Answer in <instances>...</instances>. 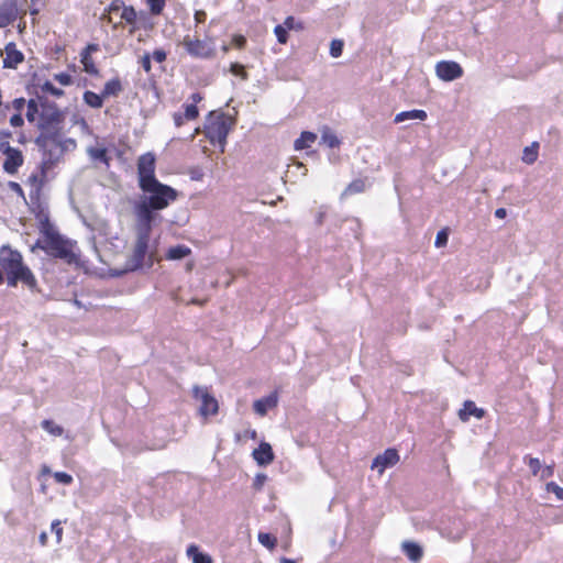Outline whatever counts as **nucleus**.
<instances>
[{
    "label": "nucleus",
    "mask_w": 563,
    "mask_h": 563,
    "mask_svg": "<svg viewBox=\"0 0 563 563\" xmlns=\"http://www.w3.org/2000/svg\"><path fill=\"white\" fill-rule=\"evenodd\" d=\"M317 140V134L312 132L305 131L295 141L294 147L296 151H301L309 148Z\"/></svg>",
    "instance_id": "20"
},
{
    "label": "nucleus",
    "mask_w": 563,
    "mask_h": 563,
    "mask_svg": "<svg viewBox=\"0 0 563 563\" xmlns=\"http://www.w3.org/2000/svg\"><path fill=\"white\" fill-rule=\"evenodd\" d=\"M37 143L51 163L57 161L65 151L63 143L56 136H42L37 140Z\"/></svg>",
    "instance_id": "10"
},
{
    "label": "nucleus",
    "mask_w": 563,
    "mask_h": 563,
    "mask_svg": "<svg viewBox=\"0 0 563 563\" xmlns=\"http://www.w3.org/2000/svg\"><path fill=\"white\" fill-rule=\"evenodd\" d=\"M545 489L549 493H553L558 500H563V487H560L554 482H550L545 485Z\"/></svg>",
    "instance_id": "37"
},
{
    "label": "nucleus",
    "mask_w": 563,
    "mask_h": 563,
    "mask_svg": "<svg viewBox=\"0 0 563 563\" xmlns=\"http://www.w3.org/2000/svg\"><path fill=\"white\" fill-rule=\"evenodd\" d=\"M81 64L84 66V70L87 74L96 75L98 73L97 67L95 66V63L89 55V52H82L81 53Z\"/></svg>",
    "instance_id": "29"
},
{
    "label": "nucleus",
    "mask_w": 563,
    "mask_h": 563,
    "mask_svg": "<svg viewBox=\"0 0 563 563\" xmlns=\"http://www.w3.org/2000/svg\"><path fill=\"white\" fill-rule=\"evenodd\" d=\"M186 52L197 58H210L214 56V43L212 40L202 41L198 37L186 35L183 40Z\"/></svg>",
    "instance_id": "6"
},
{
    "label": "nucleus",
    "mask_w": 563,
    "mask_h": 563,
    "mask_svg": "<svg viewBox=\"0 0 563 563\" xmlns=\"http://www.w3.org/2000/svg\"><path fill=\"white\" fill-rule=\"evenodd\" d=\"M139 186L157 181L155 177V156L152 153H145L137 159Z\"/></svg>",
    "instance_id": "9"
},
{
    "label": "nucleus",
    "mask_w": 563,
    "mask_h": 563,
    "mask_svg": "<svg viewBox=\"0 0 563 563\" xmlns=\"http://www.w3.org/2000/svg\"><path fill=\"white\" fill-rule=\"evenodd\" d=\"M55 79L63 86H68L71 84V76L65 73L55 75Z\"/></svg>",
    "instance_id": "44"
},
{
    "label": "nucleus",
    "mask_w": 563,
    "mask_h": 563,
    "mask_svg": "<svg viewBox=\"0 0 563 563\" xmlns=\"http://www.w3.org/2000/svg\"><path fill=\"white\" fill-rule=\"evenodd\" d=\"M103 96L102 93L101 95H97L92 91H86L84 93V100L85 102L90 106L91 108H101L102 104H103Z\"/></svg>",
    "instance_id": "28"
},
{
    "label": "nucleus",
    "mask_w": 563,
    "mask_h": 563,
    "mask_svg": "<svg viewBox=\"0 0 563 563\" xmlns=\"http://www.w3.org/2000/svg\"><path fill=\"white\" fill-rule=\"evenodd\" d=\"M3 67L15 69L24 60V55L14 43H8L3 51Z\"/></svg>",
    "instance_id": "14"
},
{
    "label": "nucleus",
    "mask_w": 563,
    "mask_h": 563,
    "mask_svg": "<svg viewBox=\"0 0 563 563\" xmlns=\"http://www.w3.org/2000/svg\"><path fill=\"white\" fill-rule=\"evenodd\" d=\"M528 465H529V468L531 471V473L534 475V476H539L540 473H541V470H542V464L540 462L539 459L537 457H528Z\"/></svg>",
    "instance_id": "36"
},
{
    "label": "nucleus",
    "mask_w": 563,
    "mask_h": 563,
    "mask_svg": "<svg viewBox=\"0 0 563 563\" xmlns=\"http://www.w3.org/2000/svg\"><path fill=\"white\" fill-rule=\"evenodd\" d=\"M173 119H174V123L176 126L183 125L186 120L184 117V113H181V112L174 113Z\"/></svg>",
    "instance_id": "53"
},
{
    "label": "nucleus",
    "mask_w": 563,
    "mask_h": 563,
    "mask_svg": "<svg viewBox=\"0 0 563 563\" xmlns=\"http://www.w3.org/2000/svg\"><path fill=\"white\" fill-rule=\"evenodd\" d=\"M10 124L14 128L21 126L23 124V119L21 114H14L10 119Z\"/></svg>",
    "instance_id": "52"
},
{
    "label": "nucleus",
    "mask_w": 563,
    "mask_h": 563,
    "mask_svg": "<svg viewBox=\"0 0 563 563\" xmlns=\"http://www.w3.org/2000/svg\"><path fill=\"white\" fill-rule=\"evenodd\" d=\"M123 7H124V3H123V2L115 0V1H113V2L110 4V7H109V13H110V14H114V13H115V14H117V13H119V14H120V13L122 12Z\"/></svg>",
    "instance_id": "45"
},
{
    "label": "nucleus",
    "mask_w": 563,
    "mask_h": 563,
    "mask_svg": "<svg viewBox=\"0 0 563 563\" xmlns=\"http://www.w3.org/2000/svg\"><path fill=\"white\" fill-rule=\"evenodd\" d=\"M282 563H296L294 560L290 559H283Z\"/></svg>",
    "instance_id": "64"
},
{
    "label": "nucleus",
    "mask_w": 563,
    "mask_h": 563,
    "mask_svg": "<svg viewBox=\"0 0 563 563\" xmlns=\"http://www.w3.org/2000/svg\"><path fill=\"white\" fill-rule=\"evenodd\" d=\"M266 479V476L265 475H257L256 479H255V483L254 485L257 487V488H261L262 485L264 484Z\"/></svg>",
    "instance_id": "58"
},
{
    "label": "nucleus",
    "mask_w": 563,
    "mask_h": 563,
    "mask_svg": "<svg viewBox=\"0 0 563 563\" xmlns=\"http://www.w3.org/2000/svg\"><path fill=\"white\" fill-rule=\"evenodd\" d=\"M41 427L51 435L62 437L64 434V428L55 423L53 420H43L41 422Z\"/></svg>",
    "instance_id": "26"
},
{
    "label": "nucleus",
    "mask_w": 563,
    "mask_h": 563,
    "mask_svg": "<svg viewBox=\"0 0 563 563\" xmlns=\"http://www.w3.org/2000/svg\"><path fill=\"white\" fill-rule=\"evenodd\" d=\"M26 0H4L0 3V29L10 25L21 14H25Z\"/></svg>",
    "instance_id": "8"
},
{
    "label": "nucleus",
    "mask_w": 563,
    "mask_h": 563,
    "mask_svg": "<svg viewBox=\"0 0 563 563\" xmlns=\"http://www.w3.org/2000/svg\"><path fill=\"white\" fill-rule=\"evenodd\" d=\"M427 119V112L424 110H410V111H402L395 117L396 123H401L408 120H419L423 121Z\"/></svg>",
    "instance_id": "19"
},
{
    "label": "nucleus",
    "mask_w": 563,
    "mask_h": 563,
    "mask_svg": "<svg viewBox=\"0 0 563 563\" xmlns=\"http://www.w3.org/2000/svg\"><path fill=\"white\" fill-rule=\"evenodd\" d=\"M404 553L411 560L412 562H418L422 558V548L415 542L406 541L401 544Z\"/></svg>",
    "instance_id": "18"
},
{
    "label": "nucleus",
    "mask_w": 563,
    "mask_h": 563,
    "mask_svg": "<svg viewBox=\"0 0 563 563\" xmlns=\"http://www.w3.org/2000/svg\"><path fill=\"white\" fill-rule=\"evenodd\" d=\"M553 472H554L553 466L547 465V466L542 467L539 476L541 479H545V478L551 477L553 475Z\"/></svg>",
    "instance_id": "50"
},
{
    "label": "nucleus",
    "mask_w": 563,
    "mask_h": 563,
    "mask_svg": "<svg viewBox=\"0 0 563 563\" xmlns=\"http://www.w3.org/2000/svg\"><path fill=\"white\" fill-rule=\"evenodd\" d=\"M42 90L55 97H59L63 95V90L56 88L52 82L48 81L42 86Z\"/></svg>",
    "instance_id": "42"
},
{
    "label": "nucleus",
    "mask_w": 563,
    "mask_h": 563,
    "mask_svg": "<svg viewBox=\"0 0 563 563\" xmlns=\"http://www.w3.org/2000/svg\"><path fill=\"white\" fill-rule=\"evenodd\" d=\"M184 109V117L187 121L195 120L199 114L198 108L195 103H185Z\"/></svg>",
    "instance_id": "32"
},
{
    "label": "nucleus",
    "mask_w": 563,
    "mask_h": 563,
    "mask_svg": "<svg viewBox=\"0 0 563 563\" xmlns=\"http://www.w3.org/2000/svg\"><path fill=\"white\" fill-rule=\"evenodd\" d=\"M230 71L234 75V76H239L241 77L242 79H247V74L246 71L244 70V66L241 65V64H238V63H233L231 64V67H230Z\"/></svg>",
    "instance_id": "39"
},
{
    "label": "nucleus",
    "mask_w": 563,
    "mask_h": 563,
    "mask_svg": "<svg viewBox=\"0 0 563 563\" xmlns=\"http://www.w3.org/2000/svg\"><path fill=\"white\" fill-rule=\"evenodd\" d=\"M187 555L192 560V563H212L211 556L200 552L195 544L188 547Z\"/></svg>",
    "instance_id": "21"
},
{
    "label": "nucleus",
    "mask_w": 563,
    "mask_h": 563,
    "mask_svg": "<svg viewBox=\"0 0 563 563\" xmlns=\"http://www.w3.org/2000/svg\"><path fill=\"white\" fill-rule=\"evenodd\" d=\"M245 42H246V40H245V37H244V36H242V35H235V36L233 37V44H234L236 47H239V48H242V47L244 46Z\"/></svg>",
    "instance_id": "54"
},
{
    "label": "nucleus",
    "mask_w": 563,
    "mask_h": 563,
    "mask_svg": "<svg viewBox=\"0 0 563 563\" xmlns=\"http://www.w3.org/2000/svg\"><path fill=\"white\" fill-rule=\"evenodd\" d=\"M87 152L93 161L107 163V151L104 147H89Z\"/></svg>",
    "instance_id": "31"
},
{
    "label": "nucleus",
    "mask_w": 563,
    "mask_h": 563,
    "mask_svg": "<svg viewBox=\"0 0 563 563\" xmlns=\"http://www.w3.org/2000/svg\"><path fill=\"white\" fill-rule=\"evenodd\" d=\"M485 415L484 409L477 408L471 400L464 402L463 408L459 411V417L462 421H467L471 416L482 419Z\"/></svg>",
    "instance_id": "17"
},
{
    "label": "nucleus",
    "mask_w": 563,
    "mask_h": 563,
    "mask_svg": "<svg viewBox=\"0 0 563 563\" xmlns=\"http://www.w3.org/2000/svg\"><path fill=\"white\" fill-rule=\"evenodd\" d=\"M146 3L154 15L161 14L165 7V0H146Z\"/></svg>",
    "instance_id": "34"
},
{
    "label": "nucleus",
    "mask_w": 563,
    "mask_h": 563,
    "mask_svg": "<svg viewBox=\"0 0 563 563\" xmlns=\"http://www.w3.org/2000/svg\"><path fill=\"white\" fill-rule=\"evenodd\" d=\"M140 63L146 73L151 71V56L148 54L142 56Z\"/></svg>",
    "instance_id": "51"
},
{
    "label": "nucleus",
    "mask_w": 563,
    "mask_h": 563,
    "mask_svg": "<svg viewBox=\"0 0 563 563\" xmlns=\"http://www.w3.org/2000/svg\"><path fill=\"white\" fill-rule=\"evenodd\" d=\"M221 49H222L223 53H228L229 49H230V46L224 44V45H222Z\"/></svg>",
    "instance_id": "63"
},
{
    "label": "nucleus",
    "mask_w": 563,
    "mask_h": 563,
    "mask_svg": "<svg viewBox=\"0 0 563 563\" xmlns=\"http://www.w3.org/2000/svg\"><path fill=\"white\" fill-rule=\"evenodd\" d=\"M191 250L186 245H176L167 251L166 257L172 261L181 260L188 256Z\"/></svg>",
    "instance_id": "22"
},
{
    "label": "nucleus",
    "mask_w": 563,
    "mask_h": 563,
    "mask_svg": "<svg viewBox=\"0 0 563 563\" xmlns=\"http://www.w3.org/2000/svg\"><path fill=\"white\" fill-rule=\"evenodd\" d=\"M37 112V104L34 100H30L27 102V112L26 118L29 121L33 122L35 120V113Z\"/></svg>",
    "instance_id": "43"
},
{
    "label": "nucleus",
    "mask_w": 563,
    "mask_h": 563,
    "mask_svg": "<svg viewBox=\"0 0 563 563\" xmlns=\"http://www.w3.org/2000/svg\"><path fill=\"white\" fill-rule=\"evenodd\" d=\"M274 33L277 36V40L280 44H286L288 36H287V30L284 25H277L274 29Z\"/></svg>",
    "instance_id": "38"
},
{
    "label": "nucleus",
    "mask_w": 563,
    "mask_h": 563,
    "mask_svg": "<svg viewBox=\"0 0 563 563\" xmlns=\"http://www.w3.org/2000/svg\"><path fill=\"white\" fill-rule=\"evenodd\" d=\"M538 143H532L530 146L525 147L522 153V162L526 164H533L538 158Z\"/></svg>",
    "instance_id": "25"
},
{
    "label": "nucleus",
    "mask_w": 563,
    "mask_h": 563,
    "mask_svg": "<svg viewBox=\"0 0 563 563\" xmlns=\"http://www.w3.org/2000/svg\"><path fill=\"white\" fill-rule=\"evenodd\" d=\"M189 100L191 101L190 103H195V106H197V103L202 100V97L200 93H192Z\"/></svg>",
    "instance_id": "59"
},
{
    "label": "nucleus",
    "mask_w": 563,
    "mask_h": 563,
    "mask_svg": "<svg viewBox=\"0 0 563 563\" xmlns=\"http://www.w3.org/2000/svg\"><path fill=\"white\" fill-rule=\"evenodd\" d=\"M254 460L260 466H266L274 461L273 449L269 443L262 442L252 453Z\"/></svg>",
    "instance_id": "15"
},
{
    "label": "nucleus",
    "mask_w": 563,
    "mask_h": 563,
    "mask_svg": "<svg viewBox=\"0 0 563 563\" xmlns=\"http://www.w3.org/2000/svg\"><path fill=\"white\" fill-rule=\"evenodd\" d=\"M5 159L3 162V170L9 175H14L23 164V155L20 150L5 145L3 150Z\"/></svg>",
    "instance_id": "12"
},
{
    "label": "nucleus",
    "mask_w": 563,
    "mask_h": 563,
    "mask_svg": "<svg viewBox=\"0 0 563 563\" xmlns=\"http://www.w3.org/2000/svg\"><path fill=\"white\" fill-rule=\"evenodd\" d=\"M120 18L129 24H134L137 19V13L133 7L124 5L122 12L120 13Z\"/></svg>",
    "instance_id": "30"
},
{
    "label": "nucleus",
    "mask_w": 563,
    "mask_h": 563,
    "mask_svg": "<svg viewBox=\"0 0 563 563\" xmlns=\"http://www.w3.org/2000/svg\"><path fill=\"white\" fill-rule=\"evenodd\" d=\"M151 58L157 63H163L166 59V52L164 49H156Z\"/></svg>",
    "instance_id": "49"
},
{
    "label": "nucleus",
    "mask_w": 563,
    "mask_h": 563,
    "mask_svg": "<svg viewBox=\"0 0 563 563\" xmlns=\"http://www.w3.org/2000/svg\"><path fill=\"white\" fill-rule=\"evenodd\" d=\"M54 478L56 482L65 485H69L73 482L71 475L65 473V472H55Z\"/></svg>",
    "instance_id": "41"
},
{
    "label": "nucleus",
    "mask_w": 563,
    "mask_h": 563,
    "mask_svg": "<svg viewBox=\"0 0 563 563\" xmlns=\"http://www.w3.org/2000/svg\"><path fill=\"white\" fill-rule=\"evenodd\" d=\"M278 404L277 393H272L266 397L257 399L253 404L254 411L260 416H265L268 410L275 408Z\"/></svg>",
    "instance_id": "16"
},
{
    "label": "nucleus",
    "mask_w": 563,
    "mask_h": 563,
    "mask_svg": "<svg viewBox=\"0 0 563 563\" xmlns=\"http://www.w3.org/2000/svg\"><path fill=\"white\" fill-rule=\"evenodd\" d=\"M52 531L56 534L57 542H60L63 529L60 527V521L56 520L52 522Z\"/></svg>",
    "instance_id": "47"
},
{
    "label": "nucleus",
    "mask_w": 563,
    "mask_h": 563,
    "mask_svg": "<svg viewBox=\"0 0 563 563\" xmlns=\"http://www.w3.org/2000/svg\"><path fill=\"white\" fill-rule=\"evenodd\" d=\"M24 104H25L24 98L14 99L12 102L13 108L18 111H21L23 109Z\"/></svg>",
    "instance_id": "55"
},
{
    "label": "nucleus",
    "mask_w": 563,
    "mask_h": 563,
    "mask_svg": "<svg viewBox=\"0 0 563 563\" xmlns=\"http://www.w3.org/2000/svg\"><path fill=\"white\" fill-rule=\"evenodd\" d=\"M0 269L7 275L10 286H15L18 282H22L33 289L36 285V279L29 267L23 264L20 252L12 250L10 246L4 245L0 249Z\"/></svg>",
    "instance_id": "2"
},
{
    "label": "nucleus",
    "mask_w": 563,
    "mask_h": 563,
    "mask_svg": "<svg viewBox=\"0 0 563 563\" xmlns=\"http://www.w3.org/2000/svg\"><path fill=\"white\" fill-rule=\"evenodd\" d=\"M122 90V86L119 79H112L106 82L102 96L108 98L110 96H117Z\"/></svg>",
    "instance_id": "27"
},
{
    "label": "nucleus",
    "mask_w": 563,
    "mask_h": 563,
    "mask_svg": "<svg viewBox=\"0 0 563 563\" xmlns=\"http://www.w3.org/2000/svg\"><path fill=\"white\" fill-rule=\"evenodd\" d=\"M258 542L272 550L276 545V538L272 537L269 533L261 532L258 533Z\"/></svg>",
    "instance_id": "33"
},
{
    "label": "nucleus",
    "mask_w": 563,
    "mask_h": 563,
    "mask_svg": "<svg viewBox=\"0 0 563 563\" xmlns=\"http://www.w3.org/2000/svg\"><path fill=\"white\" fill-rule=\"evenodd\" d=\"M448 232L445 230H441L437 233L434 245L437 247H443L448 243Z\"/></svg>",
    "instance_id": "40"
},
{
    "label": "nucleus",
    "mask_w": 563,
    "mask_h": 563,
    "mask_svg": "<svg viewBox=\"0 0 563 563\" xmlns=\"http://www.w3.org/2000/svg\"><path fill=\"white\" fill-rule=\"evenodd\" d=\"M296 168H301L303 172H302V175L305 176L307 174V168L305 167V165L300 162H297L295 164Z\"/></svg>",
    "instance_id": "61"
},
{
    "label": "nucleus",
    "mask_w": 563,
    "mask_h": 563,
    "mask_svg": "<svg viewBox=\"0 0 563 563\" xmlns=\"http://www.w3.org/2000/svg\"><path fill=\"white\" fill-rule=\"evenodd\" d=\"M142 195L135 201L133 210L135 220L142 225L153 224L157 214L155 211L163 210L176 200L177 191L162 183L154 181L140 187Z\"/></svg>",
    "instance_id": "1"
},
{
    "label": "nucleus",
    "mask_w": 563,
    "mask_h": 563,
    "mask_svg": "<svg viewBox=\"0 0 563 563\" xmlns=\"http://www.w3.org/2000/svg\"><path fill=\"white\" fill-rule=\"evenodd\" d=\"M206 16H207L206 12L201 11V10L196 11V13H195V20L197 23L203 22L206 20Z\"/></svg>",
    "instance_id": "56"
},
{
    "label": "nucleus",
    "mask_w": 563,
    "mask_h": 563,
    "mask_svg": "<svg viewBox=\"0 0 563 563\" xmlns=\"http://www.w3.org/2000/svg\"><path fill=\"white\" fill-rule=\"evenodd\" d=\"M366 189V183L363 179L353 180L342 192L341 198H345L347 196L363 192Z\"/></svg>",
    "instance_id": "23"
},
{
    "label": "nucleus",
    "mask_w": 563,
    "mask_h": 563,
    "mask_svg": "<svg viewBox=\"0 0 563 563\" xmlns=\"http://www.w3.org/2000/svg\"><path fill=\"white\" fill-rule=\"evenodd\" d=\"M192 396L200 402L199 413L207 419L209 416L218 413V400L208 391L206 387L195 386L192 388Z\"/></svg>",
    "instance_id": "7"
},
{
    "label": "nucleus",
    "mask_w": 563,
    "mask_h": 563,
    "mask_svg": "<svg viewBox=\"0 0 563 563\" xmlns=\"http://www.w3.org/2000/svg\"><path fill=\"white\" fill-rule=\"evenodd\" d=\"M286 30H294V29H300V25L296 22V20L292 16H288L283 24Z\"/></svg>",
    "instance_id": "48"
},
{
    "label": "nucleus",
    "mask_w": 563,
    "mask_h": 563,
    "mask_svg": "<svg viewBox=\"0 0 563 563\" xmlns=\"http://www.w3.org/2000/svg\"><path fill=\"white\" fill-rule=\"evenodd\" d=\"M8 186L13 192H15L18 196H20L24 201L26 200L23 189L18 183L9 181Z\"/></svg>",
    "instance_id": "46"
},
{
    "label": "nucleus",
    "mask_w": 563,
    "mask_h": 563,
    "mask_svg": "<svg viewBox=\"0 0 563 563\" xmlns=\"http://www.w3.org/2000/svg\"><path fill=\"white\" fill-rule=\"evenodd\" d=\"M93 51H97V45H88L84 52H89V54Z\"/></svg>",
    "instance_id": "62"
},
{
    "label": "nucleus",
    "mask_w": 563,
    "mask_h": 563,
    "mask_svg": "<svg viewBox=\"0 0 563 563\" xmlns=\"http://www.w3.org/2000/svg\"><path fill=\"white\" fill-rule=\"evenodd\" d=\"M36 246L69 264L76 261L74 244L52 230L45 232L43 239L36 243Z\"/></svg>",
    "instance_id": "3"
},
{
    "label": "nucleus",
    "mask_w": 563,
    "mask_h": 563,
    "mask_svg": "<svg viewBox=\"0 0 563 563\" xmlns=\"http://www.w3.org/2000/svg\"><path fill=\"white\" fill-rule=\"evenodd\" d=\"M399 462V454L395 449H387L383 454L377 455L372 463V468L377 470L382 475L388 467L396 465Z\"/></svg>",
    "instance_id": "13"
},
{
    "label": "nucleus",
    "mask_w": 563,
    "mask_h": 563,
    "mask_svg": "<svg viewBox=\"0 0 563 563\" xmlns=\"http://www.w3.org/2000/svg\"><path fill=\"white\" fill-rule=\"evenodd\" d=\"M343 41L341 40H332L330 43V55L334 58L341 56L343 51Z\"/></svg>",
    "instance_id": "35"
},
{
    "label": "nucleus",
    "mask_w": 563,
    "mask_h": 563,
    "mask_svg": "<svg viewBox=\"0 0 563 563\" xmlns=\"http://www.w3.org/2000/svg\"><path fill=\"white\" fill-rule=\"evenodd\" d=\"M321 143L333 148L339 146L340 141L329 128H324L321 133Z\"/></svg>",
    "instance_id": "24"
},
{
    "label": "nucleus",
    "mask_w": 563,
    "mask_h": 563,
    "mask_svg": "<svg viewBox=\"0 0 563 563\" xmlns=\"http://www.w3.org/2000/svg\"><path fill=\"white\" fill-rule=\"evenodd\" d=\"M435 74L443 81H452L463 76V68L453 60H442L435 65Z\"/></svg>",
    "instance_id": "11"
},
{
    "label": "nucleus",
    "mask_w": 563,
    "mask_h": 563,
    "mask_svg": "<svg viewBox=\"0 0 563 563\" xmlns=\"http://www.w3.org/2000/svg\"><path fill=\"white\" fill-rule=\"evenodd\" d=\"M151 231L152 224L147 223V225L145 227L142 225L141 222L135 220L136 242L132 255L130 256L126 263L128 271L137 269L144 264L145 258L147 256Z\"/></svg>",
    "instance_id": "5"
},
{
    "label": "nucleus",
    "mask_w": 563,
    "mask_h": 563,
    "mask_svg": "<svg viewBox=\"0 0 563 563\" xmlns=\"http://www.w3.org/2000/svg\"><path fill=\"white\" fill-rule=\"evenodd\" d=\"M507 216V210L505 208H499L495 211V217L498 219H504Z\"/></svg>",
    "instance_id": "57"
},
{
    "label": "nucleus",
    "mask_w": 563,
    "mask_h": 563,
    "mask_svg": "<svg viewBox=\"0 0 563 563\" xmlns=\"http://www.w3.org/2000/svg\"><path fill=\"white\" fill-rule=\"evenodd\" d=\"M232 125V118L225 115L224 113L210 112L205 125L206 136L212 144H219L223 148Z\"/></svg>",
    "instance_id": "4"
},
{
    "label": "nucleus",
    "mask_w": 563,
    "mask_h": 563,
    "mask_svg": "<svg viewBox=\"0 0 563 563\" xmlns=\"http://www.w3.org/2000/svg\"><path fill=\"white\" fill-rule=\"evenodd\" d=\"M40 542H41L42 545L46 544V542H47V534H46V532H42L40 534Z\"/></svg>",
    "instance_id": "60"
}]
</instances>
